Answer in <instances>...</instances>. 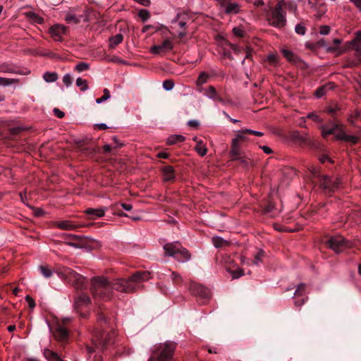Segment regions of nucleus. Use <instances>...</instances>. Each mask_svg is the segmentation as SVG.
Returning a JSON list of instances; mask_svg holds the SVG:
<instances>
[{"instance_id": "obj_50", "label": "nucleus", "mask_w": 361, "mask_h": 361, "mask_svg": "<svg viewBox=\"0 0 361 361\" xmlns=\"http://www.w3.org/2000/svg\"><path fill=\"white\" fill-rule=\"evenodd\" d=\"M233 32L235 36L239 37H243L245 34V31L241 27H233Z\"/></svg>"}, {"instance_id": "obj_44", "label": "nucleus", "mask_w": 361, "mask_h": 361, "mask_svg": "<svg viewBox=\"0 0 361 361\" xmlns=\"http://www.w3.org/2000/svg\"><path fill=\"white\" fill-rule=\"evenodd\" d=\"M282 53L285 58H286L289 61H295V55L290 50L288 49H283Z\"/></svg>"}, {"instance_id": "obj_1", "label": "nucleus", "mask_w": 361, "mask_h": 361, "mask_svg": "<svg viewBox=\"0 0 361 361\" xmlns=\"http://www.w3.org/2000/svg\"><path fill=\"white\" fill-rule=\"evenodd\" d=\"M149 273L136 272L128 279H116L111 283L112 291L114 290L122 293H130L136 291L140 288V283L149 279Z\"/></svg>"}, {"instance_id": "obj_60", "label": "nucleus", "mask_w": 361, "mask_h": 361, "mask_svg": "<svg viewBox=\"0 0 361 361\" xmlns=\"http://www.w3.org/2000/svg\"><path fill=\"white\" fill-rule=\"evenodd\" d=\"M54 114L56 117L59 118H62L64 117L65 114L62 111L59 110V109L55 108L54 109Z\"/></svg>"}, {"instance_id": "obj_25", "label": "nucleus", "mask_w": 361, "mask_h": 361, "mask_svg": "<svg viewBox=\"0 0 361 361\" xmlns=\"http://www.w3.org/2000/svg\"><path fill=\"white\" fill-rule=\"evenodd\" d=\"M308 3L312 8H322V13L319 14V16H322V14L325 13L326 9L324 8V4L322 0H309Z\"/></svg>"}, {"instance_id": "obj_11", "label": "nucleus", "mask_w": 361, "mask_h": 361, "mask_svg": "<svg viewBox=\"0 0 361 361\" xmlns=\"http://www.w3.org/2000/svg\"><path fill=\"white\" fill-rule=\"evenodd\" d=\"M66 31V27L59 24L54 25L49 28V34L55 41H61Z\"/></svg>"}, {"instance_id": "obj_41", "label": "nucleus", "mask_w": 361, "mask_h": 361, "mask_svg": "<svg viewBox=\"0 0 361 361\" xmlns=\"http://www.w3.org/2000/svg\"><path fill=\"white\" fill-rule=\"evenodd\" d=\"M89 68H90V64L88 63H85V62H80L75 67V70L79 73L87 71Z\"/></svg>"}, {"instance_id": "obj_4", "label": "nucleus", "mask_w": 361, "mask_h": 361, "mask_svg": "<svg viewBox=\"0 0 361 361\" xmlns=\"http://www.w3.org/2000/svg\"><path fill=\"white\" fill-rule=\"evenodd\" d=\"M164 250L166 256L173 257L180 262H185L191 257L188 250L178 242L166 243L164 246Z\"/></svg>"}, {"instance_id": "obj_17", "label": "nucleus", "mask_w": 361, "mask_h": 361, "mask_svg": "<svg viewBox=\"0 0 361 361\" xmlns=\"http://www.w3.org/2000/svg\"><path fill=\"white\" fill-rule=\"evenodd\" d=\"M164 181H171L175 179L174 169L171 166H165L161 169Z\"/></svg>"}, {"instance_id": "obj_62", "label": "nucleus", "mask_w": 361, "mask_h": 361, "mask_svg": "<svg viewBox=\"0 0 361 361\" xmlns=\"http://www.w3.org/2000/svg\"><path fill=\"white\" fill-rule=\"evenodd\" d=\"M188 125L190 126V127H192V128H197L200 125V123L197 120H190L188 122Z\"/></svg>"}, {"instance_id": "obj_53", "label": "nucleus", "mask_w": 361, "mask_h": 361, "mask_svg": "<svg viewBox=\"0 0 361 361\" xmlns=\"http://www.w3.org/2000/svg\"><path fill=\"white\" fill-rule=\"evenodd\" d=\"M330 32V27L329 25H322L319 27V33L321 35H328Z\"/></svg>"}, {"instance_id": "obj_14", "label": "nucleus", "mask_w": 361, "mask_h": 361, "mask_svg": "<svg viewBox=\"0 0 361 361\" xmlns=\"http://www.w3.org/2000/svg\"><path fill=\"white\" fill-rule=\"evenodd\" d=\"M69 336L68 331L63 326H59L56 328L54 333V337L58 341L63 342L66 341Z\"/></svg>"}, {"instance_id": "obj_16", "label": "nucleus", "mask_w": 361, "mask_h": 361, "mask_svg": "<svg viewBox=\"0 0 361 361\" xmlns=\"http://www.w3.org/2000/svg\"><path fill=\"white\" fill-rule=\"evenodd\" d=\"M335 88V84L332 82H329L319 87H318L315 92L314 95L317 98H321L323 97L328 91L332 90Z\"/></svg>"}, {"instance_id": "obj_49", "label": "nucleus", "mask_w": 361, "mask_h": 361, "mask_svg": "<svg viewBox=\"0 0 361 361\" xmlns=\"http://www.w3.org/2000/svg\"><path fill=\"white\" fill-rule=\"evenodd\" d=\"M29 16L36 23L42 24L44 22V19L42 17L39 16L38 15L34 13H30L29 14Z\"/></svg>"}, {"instance_id": "obj_6", "label": "nucleus", "mask_w": 361, "mask_h": 361, "mask_svg": "<svg viewBox=\"0 0 361 361\" xmlns=\"http://www.w3.org/2000/svg\"><path fill=\"white\" fill-rule=\"evenodd\" d=\"M286 4L283 1L277 3L269 18V23L271 25L276 27H283L286 23V13L283 12L282 8Z\"/></svg>"}, {"instance_id": "obj_5", "label": "nucleus", "mask_w": 361, "mask_h": 361, "mask_svg": "<svg viewBox=\"0 0 361 361\" xmlns=\"http://www.w3.org/2000/svg\"><path fill=\"white\" fill-rule=\"evenodd\" d=\"M176 347V343L171 341L159 343L154 351V356L148 361H171Z\"/></svg>"}, {"instance_id": "obj_27", "label": "nucleus", "mask_w": 361, "mask_h": 361, "mask_svg": "<svg viewBox=\"0 0 361 361\" xmlns=\"http://www.w3.org/2000/svg\"><path fill=\"white\" fill-rule=\"evenodd\" d=\"M195 151L202 157H204L207 153V148L203 143L202 140H197L196 146L195 147Z\"/></svg>"}, {"instance_id": "obj_58", "label": "nucleus", "mask_w": 361, "mask_h": 361, "mask_svg": "<svg viewBox=\"0 0 361 361\" xmlns=\"http://www.w3.org/2000/svg\"><path fill=\"white\" fill-rule=\"evenodd\" d=\"M307 117L308 118H311L317 122H322V120L319 118V117L314 113L312 112L307 114Z\"/></svg>"}, {"instance_id": "obj_54", "label": "nucleus", "mask_w": 361, "mask_h": 361, "mask_svg": "<svg viewBox=\"0 0 361 361\" xmlns=\"http://www.w3.org/2000/svg\"><path fill=\"white\" fill-rule=\"evenodd\" d=\"M243 275H244V271L241 269L235 270V271H233V273H232V276H233V279H238L239 277H240Z\"/></svg>"}, {"instance_id": "obj_24", "label": "nucleus", "mask_w": 361, "mask_h": 361, "mask_svg": "<svg viewBox=\"0 0 361 361\" xmlns=\"http://www.w3.org/2000/svg\"><path fill=\"white\" fill-rule=\"evenodd\" d=\"M212 75V74H209L207 72H204V71L201 72L195 82L196 85L198 87H200L202 85L205 84L206 82H207L209 78Z\"/></svg>"}, {"instance_id": "obj_21", "label": "nucleus", "mask_w": 361, "mask_h": 361, "mask_svg": "<svg viewBox=\"0 0 361 361\" xmlns=\"http://www.w3.org/2000/svg\"><path fill=\"white\" fill-rule=\"evenodd\" d=\"M225 13L230 14H237L240 12V5L236 2L228 3L227 5L225 4Z\"/></svg>"}, {"instance_id": "obj_35", "label": "nucleus", "mask_w": 361, "mask_h": 361, "mask_svg": "<svg viewBox=\"0 0 361 361\" xmlns=\"http://www.w3.org/2000/svg\"><path fill=\"white\" fill-rule=\"evenodd\" d=\"M39 269L40 273L47 279L50 278L53 275V271L48 266L41 265L39 267Z\"/></svg>"}, {"instance_id": "obj_38", "label": "nucleus", "mask_w": 361, "mask_h": 361, "mask_svg": "<svg viewBox=\"0 0 361 361\" xmlns=\"http://www.w3.org/2000/svg\"><path fill=\"white\" fill-rule=\"evenodd\" d=\"M103 92H104V95L96 99L97 104H101L110 98V97H111L110 92L108 89H106V88L104 89Z\"/></svg>"}, {"instance_id": "obj_64", "label": "nucleus", "mask_w": 361, "mask_h": 361, "mask_svg": "<svg viewBox=\"0 0 361 361\" xmlns=\"http://www.w3.org/2000/svg\"><path fill=\"white\" fill-rule=\"evenodd\" d=\"M361 11V0H350Z\"/></svg>"}, {"instance_id": "obj_13", "label": "nucleus", "mask_w": 361, "mask_h": 361, "mask_svg": "<svg viewBox=\"0 0 361 361\" xmlns=\"http://www.w3.org/2000/svg\"><path fill=\"white\" fill-rule=\"evenodd\" d=\"M341 40L340 39H335L333 41L334 45H326L324 42H320V44L325 47L327 52L335 53L336 55H341L344 52V50L341 49L338 45L341 44Z\"/></svg>"}, {"instance_id": "obj_51", "label": "nucleus", "mask_w": 361, "mask_h": 361, "mask_svg": "<svg viewBox=\"0 0 361 361\" xmlns=\"http://www.w3.org/2000/svg\"><path fill=\"white\" fill-rule=\"evenodd\" d=\"M264 257V252L259 251L255 256V260L253 262L254 264L258 265L259 263L262 261V257Z\"/></svg>"}, {"instance_id": "obj_23", "label": "nucleus", "mask_w": 361, "mask_h": 361, "mask_svg": "<svg viewBox=\"0 0 361 361\" xmlns=\"http://www.w3.org/2000/svg\"><path fill=\"white\" fill-rule=\"evenodd\" d=\"M64 20L67 23L69 24H78L80 22L81 16H76L73 12L69 11L66 14Z\"/></svg>"}, {"instance_id": "obj_30", "label": "nucleus", "mask_w": 361, "mask_h": 361, "mask_svg": "<svg viewBox=\"0 0 361 361\" xmlns=\"http://www.w3.org/2000/svg\"><path fill=\"white\" fill-rule=\"evenodd\" d=\"M185 140V137L181 135H173L168 137L167 143L169 145H174L182 142Z\"/></svg>"}, {"instance_id": "obj_47", "label": "nucleus", "mask_w": 361, "mask_h": 361, "mask_svg": "<svg viewBox=\"0 0 361 361\" xmlns=\"http://www.w3.org/2000/svg\"><path fill=\"white\" fill-rule=\"evenodd\" d=\"M295 31L298 35H304L306 32V28L302 23H298L295 25Z\"/></svg>"}, {"instance_id": "obj_20", "label": "nucleus", "mask_w": 361, "mask_h": 361, "mask_svg": "<svg viewBox=\"0 0 361 361\" xmlns=\"http://www.w3.org/2000/svg\"><path fill=\"white\" fill-rule=\"evenodd\" d=\"M56 226L59 228L67 231L74 230L77 228V226L74 224L71 221L63 220L56 222Z\"/></svg>"}, {"instance_id": "obj_36", "label": "nucleus", "mask_w": 361, "mask_h": 361, "mask_svg": "<svg viewBox=\"0 0 361 361\" xmlns=\"http://www.w3.org/2000/svg\"><path fill=\"white\" fill-rule=\"evenodd\" d=\"M76 85L80 87V90L85 92L89 89L87 81L82 78L76 79Z\"/></svg>"}, {"instance_id": "obj_40", "label": "nucleus", "mask_w": 361, "mask_h": 361, "mask_svg": "<svg viewBox=\"0 0 361 361\" xmlns=\"http://www.w3.org/2000/svg\"><path fill=\"white\" fill-rule=\"evenodd\" d=\"M247 133V132H244V130L241 131H238L236 134V136L235 138L233 139V140L236 141V142L240 143V142H243L247 140V137L245 136V134Z\"/></svg>"}, {"instance_id": "obj_61", "label": "nucleus", "mask_w": 361, "mask_h": 361, "mask_svg": "<svg viewBox=\"0 0 361 361\" xmlns=\"http://www.w3.org/2000/svg\"><path fill=\"white\" fill-rule=\"evenodd\" d=\"M267 60L269 62L273 63V64H275L277 63V57L276 55L274 54H269L268 56H267Z\"/></svg>"}, {"instance_id": "obj_15", "label": "nucleus", "mask_w": 361, "mask_h": 361, "mask_svg": "<svg viewBox=\"0 0 361 361\" xmlns=\"http://www.w3.org/2000/svg\"><path fill=\"white\" fill-rule=\"evenodd\" d=\"M340 124L332 123L330 125H324L321 126L322 135L323 137H326L327 135L335 133L337 129H339Z\"/></svg>"}, {"instance_id": "obj_57", "label": "nucleus", "mask_w": 361, "mask_h": 361, "mask_svg": "<svg viewBox=\"0 0 361 361\" xmlns=\"http://www.w3.org/2000/svg\"><path fill=\"white\" fill-rule=\"evenodd\" d=\"M171 277V279L173 280V281H174V282L181 281V279H182L180 274L178 273H176V272H172Z\"/></svg>"}, {"instance_id": "obj_22", "label": "nucleus", "mask_w": 361, "mask_h": 361, "mask_svg": "<svg viewBox=\"0 0 361 361\" xmlns=\"http://www.w3.org/2000/svg\"><path fill=\"white\" fill-rule=\"evenodd\" d=\"M230 154L232 160L238 159V157H240L239 155L240 154V143L232 140Z\"/></svg>"}, {"instance_id": "obj_59", "label": "nucleus", "mask_w": 361, "mask_h": 361, "mask_svg": "<svg viewBox=\"0 0 361 361\" xmlns=\"http://www.w3.org/2000/svg\"><path fill=\"white\" fill-rule=\"evenodd\" d=\"M355 51V55L357 57V59H359V61H361V46L360 45H356V47H355V48H353Z\"/></svg>"}, {"instance_id": "obj_3", "label": "nucleus", "mask_w": 361, "mask_h": 361, "mask_svg": "<svg viewBox=\"0 0 361 361\" xmlns=\"http://www.w3.org/2000/svg\"><path fill=\"white\" fill-rule=\"evenodd\" d=\"M115 338V331L103 332L94 330L92 336L93 346L87 345V350L89 353H92L94 352V348L106 349L114 343Z\"/></svg>"}, {"instance_id": "obj_46", "label": "nucleus", "mask_w": 361, "mask_h": 361, "mask_svg": "<svg viewBox=\"0 0 361 361\" xmlns=\"http://www.w3.org/2000/svg\"><path fill=\"white\" fill-rule=\"evenodd\" d=\"M350 44L353 45V48H355L356 45L361 46V31L356 32L355 38L350 42Z\"/></svg>"}, {"instance_id": "obj_10", "label": "nucleus", "mask_w": 361, "mask_h": 361, "mask_svg": "<svg viewBox=\"0 0 361 361\" xmlns=\"http://www.w3.org/2000/svg\"><path fill=\"white\" fill-rule=\"evenodd\" d=\"M338 179L332 180L330 177L323 176L320 180L319 186L327 192H333L338 187Z\"/></svg>"}, {"instance_id": "obj_33", "label": "nucleus", "mask_w": 361, "mask_h": 361, "mask_svg": "<svg viewBox=\"0 0 361 361\" xmlns=\"http://www.w3.org/2000/svg\"><path fill=\"white\" fill-rule=\"evenodd\" d=\"M90 302V298L88 295L82 294L78 297L77 300L75 301V303L78 306L83 305H87Z\"/></svg>"}, {"instance_id": "obj_55", "label": "nucleus", "mask_w": 361, "mask_h": 361, "mask_svg": "<svg viewBox=\"0 0 361 361\" xmlns=\"http://www.w3.org/2000/svg\"><path fill=\"white\" fill-rule=\"evenodd\" d=\"M25 300L31 309H33L35 307V302L30 295L25 296Z\"/></svg>"}, {"instance_id": "obj_31", "label": "nucleus", "mask_w": 361, "mask_h": 361, "mask_svg": "<svg viewBox=\"0 0 361 361\" xmlns=\"http://www.w3.org/2000/svg\"><path fill=\"white\" fill-rule=\"evenodd\" d=\"M18 82H19V80L17 78H6L0 77V86L6 87Z\"/></svg>"}, {"instance_id": "obj_34", "label": "nucleus", "mask_w": 361, "mask_h": 361, "mask_svg": "<svg viewBox=\"0 0 361 361\" xmlns=\"http://www.w3.org/2000/svg\"><path fill=\"white\" fill-rule=\"evenodd\" d=\"M0 72L21 74V73L16 71L14 67L10 66L8 64L1 65L0 66Z\"/></svg>"}, {"instance_id": "obj_63", "label": "nucleus", "mask_w": 361, "mask_h": 361, "mask_svg": "<svg viewBox=\"0 0 361 361\" xmlns=\"http://www.w3.org/2000/svg\"><path fill=\"white\" fill-rule=\"evenodd\" d=\"M112 140L114 141V144H115V148H118V147H121L123 146V143H121L118 137L116 136H114L112 137Z\"/></svg>"}, {"instance_id": "obj_2", "label": "nucleus", "mask_w": 361, "mask_h": 361, "mask_svg": "<svg viewBox=\"0 0 361 361\" xmlns=\"http://www.w3.org/2000/svg\"><path fill=\"white\" fill-rule=\"evenodd\" d=\"M91 292L94 298L109 300L112 298L111 283L104 276H96L91 279Z\"/></svg>"}, {"instance_id": "obj_9", "label": "nucleus", "mask_w": 361, "mask_h": 361, "mask_svg": "<svg viewBox=\"0 0 361 361\" xmlns=\"http://www.w3.org/2000/svg\"><path fill=\"white\" fill-rule=\"evenodd\" d=\"M190 290L191 293L196 297L202 299H208L210 298L209 290L201 284L192 282L190 284Z\"/></svg>"}, {"instance_id": "obj_29", "label": "nucleus", "mask_w": 361, "mask_h": 361, "mask_svg": "<svg viewBox=\"0 0 361 361\" xmlns=\"http://www.w3.org/2000/svg\"><path fill=\"white\" fill-rule=\"evenodd\" d=\"M43 78L47 82H53L57 80L58 74L55 72L47 71L44 73Z\"/></svg>"}, {"instance_id": "obj_45", "label": "nucleus", "mask_w": 361, "mask_h": 361, "mask_svg": "<svg viewBox=\"0 0 361 361\" xmlns=\"http://www.w3.org/2000/svg\"><path fill=\"white\" fill-rule=\"evenodd\" d=\"M62 81L67 87H70L73 82L71 75L70 73L65 74L62 78Z\"/></svg>"}, {"instance_id": "obj_18", "label": "nucleus", "mask_w": 361, "mask_h": 361, "mask_svg": "<svg viewBox=\"0 0 361 361\" xmlns=\"http://www.w3.org/2000/svg\"><path fill=\"white\" fill-rule=\"evenodd\" d=\"M86 214L91 216L92 219H95L96 218L102 217L105 214V209L104 208H89L85 211Z\"/></svg>"}, {"instance_id": "obj_28", "label": "nucleus", "mask_w": 361, "mask_h": 361, "mask_svg": "<svg viewBox=\"0 0 361 361\" xmlns=\"http://www.w3.org/2000/svg\"><path fill=\"white\" fill-rule=\"evenodd\" d=\"M205 95L212 99H219L217 92L214 86H209L205 89ZM219 100H221L219 99Z\"/></svg>"}, {"instance_id": "obj_56", "label": "nucleus", "mask_w": 361, "mask_h": 361, "mask_svg": "<svg viewBox=\"0 0 361 361\" xmlns=\"http://www.w3.org/2000/svg\"><path fill=\"white\" fill-rule=\"evenodd\" d=\"M244 132H247L249 134H252L254 135L259 136V137H261L264 135V133L261 131L253 130H250V129H245Z\"/></svg>"}, {"instance_id": "obj_37", "label": "nucleus", "mask_w": 361, "mask_h": 361, "mask_svg": "<svg viewBox=\"0 0 361 361\" xmlns=\"http://www.w3.org/2000/svg\"><path fill=\"white\" fill-rule=\"evenodd\" d=\"M334 135H335L336 139L339 140H345L346 134L345 133V132L343 129V125L340 124L339 129L336 130Z\"/></svg>"}, {"instance_id": "obj_52", "label": "nucleus", "mask_w": 361, "mask_h": 361, "mask_svg": "<svg viewBox=\"0 0 361 361\" xmlns=\"http://www.w3.org/2000/svg\"><path fill=\"white\" fill-rule=\"evenodd\" d=\"M358 137L356 136L346 135L344 141L349 142L353 144H356L358 142Z\"/></svg>"}, {"instance_id": "obj_8", "label": "nucleus", "mask_w": 361, "mask_h": 361, "mask_svg": "<svg viewBox=\"0 0 361 361\" xmlns=\"http://www.w3.org/2000/svg\"><path fill=\"white\" fill-rule=\"evenodd\" d=\"M173 47L172 40L167 38L161 44L152 46L150 48V52L155 55H164L173 50Z\"/></svg>"}, {"instance_id": "obj_26", "label": "nucleus", "mask_w": 361, "mask_h": 361, "mask_svg": "<svg viewBox=\"0 0 361 361\" xmlns=\"http://www.w3.org/2000/svg\"><path fill=\"white\" fill-rule=\"evenodd\" d=\"M123 36L122 34H116V35L110 37L109 47L114 48L123 42Z\"/></svg>"}, {"instance_id": "obj_12", "label": "nucleus", "mask_w": 361, "mask_h": 361, "mask_svg": "<svg viewBox=\"0 0 361 361\" xmlns=\"http://www.w3.org/2000/svg\"><path fill=\"white\" fill-rule=\"evenodd\" d=\"M63 273L66 277L69 278L70 280H75L77 283V287L78 288H82V284L83 283L84 278L81 275L68 267H65L63 269Z\"/></svg>"}, {"instance_id": "obj_42", "label": "nucleus", "mask_w": 361, "mask_h": 361, "mask_svg": "<svg viewBox=\"0 0 361 361\" xmlns=\"http://www.w3.org/2000/svg\"><path fill=\"white\" fill-rule=\"evenodd\" d=\"M293 136H294V138H295L304 143H307L310 140V138H309L307 134L301 135L298 132H295L293 134Z\"/></svg>"}, {"instance_id": "obj_32", "label": "nucleus", "mask_w": 361, "mask_h": 361, "mask_svg": "<svg viewBox=\"0 0 361 361\" xmlns=\"http://www.w3.org/2000/svg\"><path fill=\"white\" fill-rule=\"evenodd\" d=\"M212 240L214 246L216 248L221 247L227 244V241L219 236H214Z\"/></svg>"}, {"instance_id": "obj_19", "label": "nucleus", "mask_w": 361, "mask_h": 361, "mask_svg": "<svg viewBox=\"0 0 361 361\" xmlns=\"http://www.w3.org/2000/svg\"><path fill=\"white\" fill-rule=\"evenodd\" d=\"M43 355L48 361H64L57 353L48 348L44 350Z\"/></svg>"}, {"instance_id": "obj_7", "label": "nucleus", "mask_w": 361, "mask_h": 361, "mask_svg": "<svg viewBox=\"0 0 361 361\" xmlns=\"http://www.w3.org/2000/svg\"><path fill=\"white\" fill-rule=\"evenodd\" d=\"M327 243L329 247L336 253L341 252L351 246V243L346 241L341 235L331 237L327 240Z\"/></svg>"}, {"instance_id": "obj_48", "label": "nucleus", "mask_w": 361, "mask_h": 361, "mask_svg": "<svg viewBox=\"0 0 361 361\" xmlns=\"http://www.w3.org/2000/svg\"><path fill=\"white\" fill-rule=\"evenodd\" d=\"M174 87V82L171 80H166L163 82V87L165 90H171Z\"/></svg>"}, {"instance_id": "obj_43", "label": "nucleus", "mask_w": 361, "mask_h": 361, "mask_svg": "<svg viewBox=\"0 0 361 361\" xmlns=\"http://www.w3.org/2000/svg\"><path fill=\"white\" fill-rule=\"evenodd\" d=\"M138 16H139V17L141 18V20L143 22H145L147 20H148L149 18V17H150L149 12L147 9H141V10H140V11L138 13Z\"/></svg>"}, {"instance_id": "obj_39", "label": "nucleus", "mask_w": 361, "mask_h": 361, "mask_svg": "<svg viewBox=\"0 0 361 361\" xmlns=\"http://www.w3.org/2000/svg\"><path fill=\"white\" fill-rule=\"evenodd\" d=\"M305 288L306 285L305 283H300L299 284L296 290H295L294 295L295 296H302L305 293Z\"/></svg>"}]
</instances>
